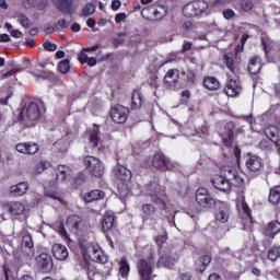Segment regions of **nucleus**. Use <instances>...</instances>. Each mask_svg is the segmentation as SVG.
Wrapping results in <instances>:
<instances>
[{
  "instance_id": "1",
  "label": "nucleus",
  "mask_w": 280,
  "mask_h": 280,
  "mask_svg": "<svg viewBox=\"0 0 280 280\" xmlns=\"http://www.w3.org/2000/svg\"><path fill=\"white\" fill-rule=\"evenodd\" d=\"M153 167H155V170H160L161 172H178L180 170L178 162L171 161L163 153L154 154Z\"/></svg>"
},
{
  "instance_id": "2",
  "label": "nucleus",
  "mask_w": 280,
  "mask_h": 280,
  "mask_svg": "<svg viewBox=\"0 0 280 280\" xmlns=\"http://www.w3.org/2000/svg\"><path fill=\"white\" fill-rule=\"evenodd\" d=\"M86 171L95 178H102L104 176V163L100 158L93 155H86L83 160Z\"/></svg>"
},
{
  "instance_id": "3",
  "label": "nucleus",
  "mask_w": 280,
  "mask_h": 280,
  "mask_svg": "<svg viewBox=\"0 0 280 280\" xmlns=\"http://www.w3.org/2000/svg\"><path fill=\"white\" fill-rule=\"evenodd\" d=\"M81 248L83 249V254L89 255L92 261H96V264H106L108 261V257H106L100 245L94 243L88 245L81 244Z\"/></svg>"
},
{
  "instance_id": "4",
  "label": "nucleus",
  "mask_w": 280,
  "mask_h": 280,
  "mask_svg": "<svg viewBox=\"0 0 280 280\" xmlns=\"http://www.w3.org/2000/svg\"><path fill=\"white\" fill-rule=\"evenodd\" d=\"M195 200L202 209H213L220 201H217L207 188L196 190Z\"/></svg>"
},
{
  "instance_id": "5",
  "label": "nucleus",
  "mask_w": 280,
  "mask_h": 280,
  "mask_svg": "<svg viewBox=\"0 0 280 280\" xmlns=\"http://www.w3.org/2000/svg\"><path fill=\"white\" fill-rule=\"evenodd\" d=\"M152 268H154L153 258H142L137 262L138 275L140 280H150L152 279Z\"/></svg>"
},
{
  "instance_id": "6",
  "label": "nucleus",
  "mask_w": 280,
  "mask_h": 280,
  "mask_svg": "<svg viewBox=\"0 0 280 280\" xmlns=\"http://www.w3.org/2000/svg\"><path fill=\"white\" fill-rule=\"evenodd\" d=\"M40 117V107L37 103H30L20 113V121H36Z\"/></svg>"
},
{
  "instance_id": "7",
  "label": "nucleus",
  "mask_w": 280,
  "mask_h": 280,
  "mask_svg": "<svg viewBox=\"0 0 280 280\" xmlns=\"http://www.w3.org/2000/svg\"><path fill=\"white\" fill-rule=\"evenodd\" d=\"M35 264L44 275H49L54 270V258L48 253H42L35 257Z\"/></svg>"
},
{
  "instance_id": "8",
  "label": "nucleus",
  "mask_w": 280,
  "mask_h": 280,
  "mask_svg": "<svg viewBox=\"0 0 280 280\" xmlns=\"http://www.w3.org/2000/svg\"><path fill=\"white\" fill-rule=\"evenodd\" d=\"M265 135L269 140H262L259 143L261 149L270 150L272 147L270 143H279V128H277V126H269L265 128Z\"/></svg>"
},
{
  "instance_id": "9",
  "label": "nucleus",
  "mask_w": 280,
  "mask_h": 280,
  "mask_svg": "<svg viewBox=\"0 0 280 280\" xmlns=\"http://www.w3.org/2000/svg\"><path fill=\"white\" fill-rule=\"evenodd\" d=\"M147 191L150 195L151 202H153V205H158L162 210L166 209L165 201L160 197L161 186L159 185V183L153 182L149 184L147 186Z\"/></svg>"
},
{
  "instance_id": "10",
  "label": "nucleus",
  "mask_w": 280,
  "mask_h": 280,
  "mask_svg": "<svg viewBox=\"0 0 280 280\" xmlns=\"http://www.w3.org/2000/svg\"><path fill=\"white\" fill-rule=\"evenodd\" d=\"M235 122L229 121L223 127V132H221L220 137L223 141L225 148H232L233 139L235 137Z\"/></svg>"
},
{
  "instance_id": "11",
  "label": "nucleus",
  "mask_w": 280,
  "mask_h": 280,
  "mask_svg": "<svg viewBox=\"0 0 280 280\" xmlns=\"http://www.w3.org/2000/svg\"><path fill=\"white\" fill-rule=\"evenodd\" d=\"M128 115H130V110L124 105H116L110 110V118L114 124H124L128 119Z\"/></svg>"
},
{
  "instance_id": "12",
  "label": "nucleus",
  "mask_w": 280,
  "mask_h": 280,
  "mask_svg": "<svg viewBox=\"0 0 280 280\" xmlns=\"http://www.w3.org/2000/svg\"><path fill=\"white\" fill-rule=\"evenodd\" d=\"M212 186L214 187V189H218L219 191H231V179L222 176V175H215L212 179H211Z\"/></svg>"
},
{
  "instance_id": "13",
  "label": "nucleus",
  "mask_w": 280,
  "mask_h": 280,
  "mask_svg": "<svg viewBox=\"0 0 280 280\" xmlns=\"http://www.w3.org/2000/svg\"><path fill=\"white\" fill-rule=\"evenodd\" d=\"M55 8L62 14H73L75 8H73V0H52Z\"/></svg>"
},
{
  "instance_id": "14",
  "label": "nucleus",
  "mask_w": 280,
  "mask_h": 280,
  "mask_svg": "<svg viewBox=\"0 0 280 280\" xmlns=\"http://www.w3.org/2000/svg\"><path fill=\"white\" fill-rule=\"evenodd\" d=\"M224 93L229 97H237L242 93V84L238 80H229L224 88Z\"/></svg>"
},
{
  "instance_id": "15",
  "label": "nucleus",
  "mask_w": 280,
  "mask_h": 280,
  "mask_svg": "<svg viewBox=\"0 0 280 280\" xmlns=\"http://www.w3.org/2000/svg\"><path fill=\"white\" fill-rule=\"evenodd\" d=\"M217 206L219 207L217 220L222 223L229 222V218H231V208L229 207V203L219 201Z\"/></svg>"
},
{
  "instance_id": "16",
  "label": "nucleus",
  "mask_w": 280,
  "mask_h": 280,
  "mask_svg": "<svg viewBox=\"0 0 280 280\" xmlns=\"http://www.w3.org/2000/svg\"><path fill=\"white\" fill-rule=\"evenodd\" d=\"M178 259V254H172V252H168L159 259L158 266H163L164 268H174V264H176Z\"/></svg>"
},
{
  "instance_id": "17",
  "label": "nucleus",
  "mask_w": 280,
  "mask_h": 280,
  "mask_svg": "<svg viewBox=\"0 0 280 280\" xmlns=\"http://www.w3.org/2000/svg\"><path fill=\"white\" fill-rule=\"evenodd\" d=\"M4 207L11 215H23L25 213V206L21 201H9Z\"/></svg>"
},
{
  "instance_id": "18",
  "label": "nucleus",
  "mask_w": 280,
  "mask_h": 280,
  "mask_svg": "<svg viewBox=\"0 0 280 280\" xmlns=\"http://www.w3.org/2000/svg\"><path fill=\"white\" fill-rule=\"evenodd\" d=\"M15 150L21 154H36L38 144L36 142H22L15 145Z\"/></svg>"
},
{
  "instance_id": "19",
  "label": "nucleus",
  "mask_w": 280,
  "mask_h": 280,
  "mask_svg": "<svg viewBox=\"0 0 280 280\" xmlns=\"http://www.w3.org/2000/svg\"><path fill=\"white\" fill-rule=\"evenodd\" d=\"M178 78H180V71H178V69H171L165 73L163 81L170 89H176Z\"/></svg>"
},
{
  "instance_id": "20",
  "label": "nucleus",
  "mask_w": 280,
  "mask_h": 280,
  "mask_svg": "<svg viewBox=\"0 0 280 280\" xmlns=\"http://www.w3.org/2000/svg\"><path fill=\"white\" fill-rule=\"evenodd\" d=\"M245 165L249 172H259L264 167V162L257 155H247Z\"/></svg>"
},
{
  "instance_id": "21",
  "label": "nucleus",
  "mask_w": 280,
  "mask_h": 280,
  "mask_svg": "<svg viewBox=\"0 0 280 280\" xmlns=\"http://www.w3.org/2000/svg\"><path fill=\"white\" fill-rule=\"evenodd\" d=\"M116 217L113 212H106L102 220V229L103 233H108V231H113L117 226L115 222Z\"/></svg>"
},
{
  "instance_id": "22",
  "label": "nucleus",
  "mask_w": 280,
  "mask_h": 280,
  "mask_svg": "<svg viewBox=\"0 0 280 280\" xmlns=\"http://www.w3.org/2000/svg\"><path fill=\"white\" fill-rule=\"evenodd\" d=\"M51 250L55 259H58V261H65L69 257V249L62 244L52 245Z\"/></svg>"
},
{
  "instance_id": "23",
  "label": "nucleus",
  "mask_w": 280,
  "mask_h": 280,
  "mask_svg": "<svg viewBox=\"0 0 280 280\" xmlns=\"http://www.w3.org/2000/svg\"><path fill=\"white\" fill-rule=\"evenodd\" d=\"M114 176H116L118 180H124L126 183L132 178V172L126 166L117 165L114 168Z\"/></svg>"
},
{
  "instance_id": "24",
  "label": "nucleus",
  "mask_w": 280,
  "mask_h": 280,
  "mask_svg": "<svg viewBox=\"0 0 280 280\" xmlns=\"http://www.w3.org/2000/svg\"><path fill=\"white\" fill-rule=\"evenodd\" d=\"M73 172L71 171V167L67 165H59L57 168V183H66V180H69L71 174Z\"/></svg>"
},
{
  "instance_id": "25",
  "label": "nucleus",
  "mask_w": 280,
  "mask_h": 280,
  "mask_svg": "<svg viewBox=\"0 0 280 280\" xmlns=\"http://www.w3.org/2000/svg\"><path fill=\"white\" fill-rule=\"evenodd\" d=\"M27 189H30V184H27V182H21L11 186L10 191L14 198H19L21 196H25V194H27Z\"/></svg>"
},
{
  "instance_id": "26",
  "label": "nucleus",
  "mask_w": 280,
  "mask_h": 280,
  "mask_svg": "<svg viewBox=\"0 0 280 280\" xmlns=\"http://www.w3.org/2000/svg\"><path fill=\"white\" fill-rule=\"evenodd\" d=\"M22 68H13L12 70L2 74V80H8V78H12V75H16V73H21V71H25V69H30V67H32V62H30V59H24L22 61Z\"/></svg>"
},
{
  "instance_id": "27",
  "label": "nucleus",
  "mask_w": 280,
  "mask_h": 280,
  "mask_svg": "<svg viewBox=\"0 0 280 280\" xmlns=\"http://www.w3.org/2000/svg\"><path fill=\"white\" fill-rule=\"evenodd\" d=\"M277 233H280V222L279 221L269 222L267 228L264 231V234L267 237L275 238V235H277Z\"/></svg>"
},
{
  "instance_id": "28",
  "label": "nucleus",
  "mask_w": 280,
  "mask_h": 280,
  "mask_svg": "<svg viewBox=\"0 0 280 280\" xmlns=\"http://www.w3.org/2000/svg\"><path fill=\"white\" fill-rule=\"evenodd\" d=\"M247 71H249L252 75H257V73L261 71V59L259 57H254L247 66Z\"/></svg>"
},
{
  "instance_id": "29",
  "label": "nucleus",
  "mask_w": 280,
  "mask_h": 280,
  "mask_svg": "<svg viewBox=\"0 0 280 280\" xmlns=\"http://www.w3.org/2000/svg\"><path fill=\"white\" fill-rule=\"evenodd\" d=\"M203 86L208 89V91H218V89H220V81L214 77H207L203 79Z\"/></svg>"
},
{
  "instance_id": "30",
  "label": "nucleus",
  "mask_w": 280,
  "mask_h": 280,
  "mask_svg": "<svg viewBox=\"0 0 280 280\" xmlns=\"http://www.w3.org/2000/svg\"><path fill=\"white\" fill-rule=\"evenodd\" d=\"M22 246H24V248H27V255L28 257H34V242L32 241V236L30 234H26L23 236L22 238Z\"/></svg>"
},
{
  "instance_id": "31",
  "label": "nucleus",
  "mask_w": 280,
  "mask_h": 280,
  "mask_svg": "<svg viewBox=\"0 0 280 280\" xmlns=\"http://www.w3.org/2000/svg\"><path fill=\"white\" fill-rule=\"evenodd\" d=\"M104 191L102 190H92L90 192H88L85 196H84V200L85 202H95L96 200H102V198H104Z\"/></svg>"
},
{
  "instance_id": "32",
  "label": "nucleus",
  "mask_w": 280,
  "mask_h": 280,
  "mask_svg": "<svg viewBox=\"0 0 280 280\" xmlns=\"http://www.w3.org/2000/svg\"><path fill=\"white\" fill-rule=\"evenodd\" d=\"M143 104V95L139 90H135L131 96V108H141Z\"/></svg>"
},
{
  "instance_id": "33",
  "label": "nucleus",
  "mask_w": 280,
  "mask_h": 280,
  "mask_svg": "<svg viewBox=\"0 0 280 280\" xmlns=\"http://www.w3.org/2000/svg\"><path fill=\"white\" fill-rule=\"evenodd\" d=\"M268 201L271 205H279L280 201V186H275L269 191Z\"/></svg>"
},
{
  "instance_id": "34",
  "label": "nucleus",
  "mask_w": 280,
  "mask_h": 280,
  "mask_svg": "<svg viewBox=\"0 0 280 280\" xmlns=\"http://www.w3.org/2000/svg\"><path fill=\"white\" fill-rule=\"evenodd\" d=\"M90 144L92 148L100 145V127L94 126L93 130L90 131Z\"/></svg>"
},
{
  "instance_id": "35",
  "label": "nucleus",
  "mask_w": 280,
  "mask_h": 280,
  "mask_svg": "<svg viewBox=\"0 0 280 280\" xmlns=\"http://www.w3.org/2000/svg\"><path fill=\"white\" fill-rule=\"evenodd\" d=\"M119 275L124 279L130 275V264H128V260L126 258H121L119 261Z\"/></svg>"
},
{
  "instance_id": "36",
  "label": "nucleus",
  "mask_w": 280,
  "mask_h": 280,
  "mask_svg": "<svg viewBox=\"0 0 280 280\" xmlns=\"http://www.w3.org/2000/svg\"><path fill=\"white\" fill-rule=\"evenodd\" d=\"M192 2L195 3L197 16H200L201 14H203V12H207V10H209V2L205 0H196Z\"/></svg>"
},
{
  "instance_id": "37",
  "label": "nucleus",
  "mask_w": 280,
  "mask_h": 280,
  "mask_svg": "<svg viewBox=\"0 0 280 280\" xmlns=\"http://www.w3.org/2000/svg\"><path fill=\"white\" fill-rule=\"evenodd\" d=\"M223 61L225 67H228L232 73H237V67L235 66V59L233 58V55H224Z\"/></svg>"
},
{
  "instance_id": "38",
  "label": "nucleus",
  "mask_w": 280,
  "mask_h": 280,
  "mask_svg": "<svg viewBox=\"0 0 280 280\" xmlns=\"http://www.w3.org/2000/svg\"><path fill=\"white\" fill-rule=\"evenodd\" d=\"M183 14H184V16H188V18L198 16V13L196 11V4L194 2L187 3L183 8Z\"/></svg>"
},
{
  "instance_id": "39",
  "label": "nucleus",
  "mask_w": 280,
  "mask_h": 280,
  "mask_svg": "<svg viewBox=\"0 0 280 280\" xmlns=\"http://www.w3.org/2000/svg\"><path fill=\"white\" fill-rule=\"evenodd\" d=\"M54 148L58 150V152L65 153L69 150V141H67V139L57 140L54 143Z\"/></svg>"
},
{
  "instance_id": "40",
  "label": "nucleus",
  "mask_w": 280,
  "mask_h": 280,
  "mask_svg": "<svg viewBox=\"0 0 280 280\" xmlns=\"http://www.w3.org/2000/svg\"><path fill=\"white\" fill-rule=\"evenodd\" d=\"M153 14L156 21H161V19H164V16H167V7L159 5L153 10Z\"/></svg>"
},
{
  "instance_id": "41",
  "label": "nucleus",
  "mask_w": 280,
  "mask_h": 280,
  "mask_svg": "<svg viewBox=\"0 0 280 280\" xmlns=\"http://www.w3.org/2000/svg\"><path fill=\"white\" fill-rule=\"evenodd\" d=\"M51 167V162L47 160H43L36 164L35 172L36 174H43L45 170H49Z\"/></svg>"
},
{
  "instance_id": "42",
  "label": "nucleus",
  "mask_w": 280,
  "mask_h": 280,
  "mask_svg": "<svg viewBox=\"0 0 280 280\" xmlns=\"http://www.w3.org/2000/svg\"><path fill=\"white\" fill-rule=\"evenodd\" d=\"M67 224H72L75 231H80L82 229V222L80 221V217H69L67 220Z\"/></svg>"
},
{
  "instance_id": "43",
  "label": "nucleus",
  "mask_w": 280,
  "mask_h": 280,
  "mask_svg": "<svg viewBox=\"0 0 280 280\" xmlns=\"http://www.w3.org/2000/svg\"><path fill=\"white\" fill-rule=\"evenodd\" d=\"M58 70L60 71V73H69V71L71 70V66L69 63V59H63L58 63Z\"/></svg>"
},
{
  "instance_id": "44",
  "label": "nucleus",
  "mask_w": 280,
  "mask_h": 280,
  "mask_svg": "<svg viewBox=\"0 0 280 280\" xmlns=\"http://www.w3.org/2000/svg\"><path fill=\"white\" fill-rule=\"evenodd\" d=\"M142 212L147 217L154 215V213H156V208L152 206V203H144L142 205Z\"/></svg>"
},
{
  "instance_id": "45",
  "label": "nucleus",
  "mask_w": 280,
  "mask_h": 280,
  "mask_svg": "<svg viewBox=\"0 0 280 280\" xmlns=\"http://www.w3.org/2000/svg\"><path fill=\"white\" fill-rule=\"evenodd\" d=\"M240 7L243 12H250V10L255 8V4L253 3V0H241Z\"/></svg>"
},
{
  "instance_id": "46",
  "label": "nucleus",
  "mask_w": 280,
  "mask_h": 280,
  "mask_svg": "<svg viewBox=\"0 0 280 280\" xmlns=\"http://www.w3.org/2000/svg\"><path fill=\"white\" fill-rule=\"evenodd\" d=\"M268 259H270V261H277L278 257H280V246L278 247H272L269 252H268Z\"/></svg>"
},
{
  "instance_id": "47",
  "label": "nucleus",
  "mask_w": 280,
  "mask_h": 280,
  "mask_svg": "<svg viewBox=\"0 0 280 280\" xmlns=\"http://www.w3.org/2000/svg\"><path fill=\"white\" fill-rule=\"evenodd\" d=\"M16 19H18V23H20L22 27H25V28L31 27L32 24L30 23V19L26 18L25 14L19 13L16 15Z\"/></svg>"
},
{
  "instance_id": "48",
  "label": "nucleus",
  "mask_w": 280,
  "mask_h": 280,
  "mask_svg": "<svg viewBox=\"0 0 280 280\" xmlns=\"http://www.w3.org/2000/svg\"><path fill=\"white\" fill-rule=\"evenodd\" d=\"M200 264L201 267L198 269L199 272H205V270H207V266H209V264H211V256L209 255H205L200 258Z\"/></svg>"
},
{
  "instance_id": "49",
  "label": "nucleus",
  "mask_w": 280,
  "mask_h": 280,
  "mask_svg": "<svg viewBox=\"0 0 280 280\" xmlns=\"http://www.w3.org/2000/svg\"><path fill=\"white\" fill-rule=\"evenodd\" d=\"M69 25H71V23L68 22V21L65 20V19H60V20H58L57 23H55V27H56L57 32L60 31V30H67V28H69Z\"/></svg>"
},
{
  "instance_id": "50",
  "label": "nucleus",
  "mask_w": 280,
  "mask_h": 280,
  "mask_svg": "<svg viewBox=\"0 0 280 280\" xmlns=\"http://www.w3.org/2000/svg\"><path fill=\"white\" fill-rule=\"evenodd\" d=\"M95 13V5L93 3H88L83 9L82 16H91V14Z\"/></svg>"
},
{
  "instance_id": "51",
  "label": "nucleus",
  "mask_w": 280,
  "mask_h": 280,
  "mask_svg": "<svg viewBox=\"0 0 280 280\" xmlns=\"http://www.w3.org/2000/svg\"><path fill=\"white\" fill-rule=\"evenodd\" d=\"M118 194L120 198H127L128 194H130V190L128 189V185L121 184L118 186Z\"/></svg>"
},
{
  "instance_id": "52",
  "label": "nucleus",
  "mask_w": 280,
  "mask_h": 280,
  "mask_svg": "<svg viewBox=\"0 0 280 280\" xmlns=\"http://www.w3.org/2000/svg\"><path fill=\"white\" fill-rule=\"evenodd\" d=\"M84 183H86V174L79 173L74 179V185H77V187H80L81 185H84Z\"/></svg>"
},
{
  "instance_id": "53",
  "label": "nucleus",
  "mask_w": 280,
  "mask_h": 280,
  "mask_svg": "<svg viewBox=\"0 0 280 280\" xmlns=\"http://www.w3.org/2000/svg\"><path fill=\"white\" fill-rule=\"evenodd\" d=\"M43 47L46 51H56L58 46L49 40L44 42Z\"/></svg>"
},
{
  "instance_id": "54",
  "label": "nucleus",
  "mask_w": 280,
  "mask_h": 280,
  "mask_svg": "<svg viewBox=\"0 0 280 280\" xmlns=\"http://www.w3.org/2000/svg\"><path fill=\"white\" fill-rule=\"evenodd\" d=\"M186 78L189 86H194V84H196V73H194V71H189Z\"/></svg>"
},
{
  "instance_id": "55",
  "label": "nucleus",
  "mask_w": 280,
  "mask_h": 280,
  "mask_svg": "<svg viewBox=\"0 0 280 280\" xmlns=\"http://www.w3.org/2000/svg\"><path fill=\"white\" fill-rule=\"evenodd\" d=\"M223 16L224 19H226V21H231V19L235 16V11H233L232 9H225L223 11Z\"/></svg>"
},
{
  "instance_id": "56",
  "label": "nucleus",
  "mask_w": 280,
  "mask_h": 280,
  "mask_svg": "<svg viewBox=\"0 0 280 280\" xmlns=\"http://www.w3.org/2000/svg\"><path fill=\"white\" fill-rule=\"evenodd\" d=\"M242 209L244 213L247 215V218H252L250 208L248 207V203H246L244 200L242 201Z\"/></svg>"
},
{
  "instance_id": "57",
  "label": "nucleus",
  "mask_w": 280,
  "mask_h": 280,
  "mask_svg": "<svg viewBox=\"0 0 280 280\" xmlns=\"http://www.w3.org/2000/svg\"><path fill=\"white\" fill-rule=\"evenodd\" d=\"M10 35L13 36V38H23V33L19 30H12Z\"/></svg>"
},
{
  "instance_id": "58",
  "label": "nucleus",
  "mask_w": 280,
  "mask_h": 280,
  "mask_svg": "<svg viewBox=\"0 0 280 280\" xmlns=\"http://www.w3.org/2000/svg\"><path fill=\"white\" fill-rule=\"evenodd\" d=\"M55 32H58V30H56V24H54V26H46L45 27V34H54Z\"/></svg>"
},
{
  "instance_id": "59",
  "label": "nucleus",
  "mask_w": 280,
  "mask_h": 280,
  "mask_svg": "<svg viewBox=\"0 0 280 280\" xmlns=\"http://www.w3.org/2000/svg\"><path fill=\"white\" fill-rule=\"evenodd\" d=\"M89 60V56L85 52H81V55L79 56V62L81 65L86 63V61Z\"/></svg>"
},
{
  "instance_id": "60",
  "label": "nucleus",
  "mask_w": 280,
  "mask_h": 280,
  "mask_svg": "<svg viewBox=\"0 0 280 280\" xmlns=\"http://www.w3.org/2000/svg\"><path fill=\"white\" fill-rule=\"evenodd\" d=\"M119 8H121V1H119V0H114V1L112 2V10L117 11V10H119Z\"/></svg>"
},
{
  "instance_id": "61",
  "label": "nucleus",
  "mask_w": 280,
  "mask_h": 280,
  "mask_svg": "<svg viewBox=\"0 0 280 280\" xmlns=\"http://www.w3.org/2000/svg\"><path fill=\"white\" fill-rule=\"evenodd\" d=\"M191 47H194V44L191 42H185L183 45V51H190Z\"/></svg>"
},
{
  "instance_id": "62",
  "label": "nucleus",
  "mask_w": 280,
  "mask_h": 280,
  "mask_svg": "<svg viewBox=\"0 0 280 280\" xmlns=\"http://www.w3.org/2000/svg\"><path fill=\"white\" fill-rule=\"evenodd\" d=\"M86 65H89V67H95V65H97V59H95L94 57H88V61H85Z\"/></svg>"
},
{
  "instance_id": "63",
  "label": "nucleus",
  "mask_w": 280,
  "mask_h": 280,
  "mask_svg": "<svg viewBox=\"0 0 280 280\" xmlns=\"http://www.w3.org/2000/svg\"><path fill=\"white\" fill-rule=\"evenodd\" d=\"M125 19H126V13H118V14H116V16H115V21H116L117 23H121V21H125Z\"/></svg>"
},
{
  "instance_id": "64",
  "label": "nucleus",
  "mask_w": 280,
  "mask_h": 280,
  "mask_svg": "<svg viewBox=\"0 0 280 280\" xmlns=\"http://www.w3.org/2000/svg\"><path fill=\"white\" fill-rule=\"evenodd\" d=\"M208 280H222V277H220V275H218V273H211L208 277Z\"/></svg>"
}]
</instances>
